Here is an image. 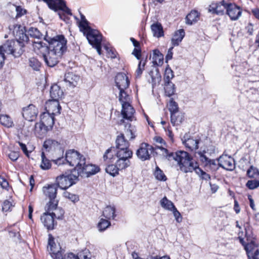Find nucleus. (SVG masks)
<instances>
[{"instance_id":"obj_44","label":"nucleus","mask_w":259,"mask_h":259,"mask_svg":"<svg viewBox=\"0 0 259 259\" xmlns=\"http://www.w3.org/2000/svg\"><path fill=\"white\" fill-rule=\"evenodd\" d=\"M164 90L166 95L170 97L175 93V84L171 82H165Z\"/></svg>"},{"instance_id":"obj_37","label":"nucleus","mask_w":259,"mask_h":259,"mask_svg":"<svg viewBox=\"0 0 259 259\" xmlns=\"http://www.w3.org/2000/svg\"><path fill=\"white\" fill-rule=\"evenodd\" d=\"M115 164L119 170H122L130 166L131 161L130 160L124 158H118L116 161Z\"/></svg>"},{"instance_id":"obj_6","label":"nucleus","mask_w":259,"mask_h":259,"mask_svg":"<svg viewBox=\"0 0 259 259\" xmlns=\"http://www.w3.org/2000/svg\"><path fill=\"white\" fill-rule=\"evenodd\" d=\"M78 180V172L75 168L68 170L56 178V185L62 189H66Z\"/></svg>"},{"instance_id":"obj_60","label":"nucleus","mask_w":259,"mask_h":259,"mask_svg":"<svg viewBox=\"0 0 259 259\" xmlns=\"http://www.w3.org/2000/svg\"><path fill=\"white\" fill-rule=\"evenodd\" d=\"M16 11L17 12L16 17H20L26 13V10L22 9L20 6H17L16 7Z\"/></svg>"},{"instance_id":"obj_1","label":"nucleus","mask_w":259,"mask_h":259,"mask_svg":"<svg viewBox=\"0 0 259 259\" xmlns=\"http://www.w3.org/2000/svg\"><path fill=\"white\" fill-rule=\"evenodd\" d=\"M162 152V155L169 161L175 160L181 171L185 173L191 172L194 170V162L189 153L185 151L169 152L163 147H158Z\"/></svg>"},{"instance_id":"obj_24","label":"nucleus","mask_w":259,"mask_h":259,"mask_svg":"<svg viewBox=\"0 0 259 259\" xmlns=\"http://www.w3.org/2000/svg\"><path fill=\"white\" fill-rule=\"evenodd\" d=\"M44 148L48 151L60 150L63 152L60 143L53 139L46 140L43 145Z\"/></svg>"},{"instance_id":"obj_39","label":"nucleus","mask_w":259,"mask_h":259,"mask_svg":"<svg viewBox=\"0 0 259 259\" xmlns=\"http://www.w3.org/2000/svg\"><path fill=\"white\" fill-rule=\"evenodd\" d=\"M246 175L249 178L259 179V170L256 167L251 165L247 170Z\"/></svg>"},{"instance_id":"obj_51","label":"nucleus","mask_w":259,"mask_h":259,"mask_svg":"<svg viewBox=\"0 0 259 259\" xmlns=\"http://www.w3.org/2000/svg\"><path fill=\"white\" fill-rule=\"evenodd\" d=\"M29 66L34 70H38L40 66L39 62L35 58H31L29 60Z\"/></svg>"},{"instance_id":"obj_62","label":"nucleus","mask_w":259,"mask_h":259,"mask_svg":"<svg viewBox=\"0 0 259 259\" xmlns=\"http://www.w3.org/2000/svg\"><path fill=\"white\" fill-rule=\"evenodd\" d=\"M5 51L3 48H1L0 46V67H2L5 59Z\"/></svg>"},{"instance_id":"obj_48","label":"nucleus","mask_w":259,"mask_h":259,"mask_svg":"<svg viewBox=\"0 0 259 259\" xmlns=\"http://www.w3.org/2000/svg\"><path fill=\"white\" fill-rule=\"evenodd\" d=\"M110 225L111 223L108 220L104 219H101L98 224V228L100 231H105Z\"/></svg>"},{"instance_id":"obj_45","label":"nucleus","mask_w":259,"mask_h":259,"mask_svg":"<svg viewBox=\"0 0 259 259\" xmlns=\"http://www.w3.org/2000/svg\"><path fill=\"white\" fill-rule=\"evenodd\" d=\"M0 122L2 124L8 127H11L13 125L11 118L7 115H0Z\"/></svg>"},{"instance_id":"obj_53","label":"nucleus","mask_w":259,"mask_h":259,"mask_svg":"<svg viewBox=\"0 0 259 259\" xmlns=\"http://www.w3.org/2000/svg\"><path fill=\"white\" fill-rule=\"evenodd\" d=\"M246 186L250 190L255 189L259 187V180H249L246 184Z\"/></svg>"},{"instance_id":"obj_10","label":"nucleus","mask_w":259,"mask_h":259,"mask_svg":"<svg viewBox=\"0 0 259 259\" xmlns=\"http://www.w3.org/2000/svg\"><path fill=\"white\" fill-rule=\"evenodd\" d=\"M82 32L86 36L89 42L93 46L101 44L102 35L97 30L90 27Z\"/></svg>"},{"instance_id":"obj_57","label":"nucleus","mask_w":259,"mask_h":259,"mask_svg":"<svg viewBox=\"0 0 259 259\" xmlns=\"http://www.w3.org/2000/svg\"><path fill=\"white\" fill-rule=\"evenodd\" d=\"M171 211H172L174 216L177 222L181 223L182 221L183 218L180 212L177 210V209L176 207L172 209Z\"/></svg>"},{"instance_id":"obj_28","label":"nucleus","mask_w":259,"mask_h":259,"mask_svg":"<svg viewBox=\"0 0 259 259\" xmlns=\"http://www.w3.org/2000/svg\"><path fill=\"white\" fill-rule=\"evenodd\" d=\"M79 80V76L73 72H68L65 74L64 81L68 83L70 86L75 87Z\"/></svg>"},{"instance_id":"obj_50","label":"nucleus","mask_w":259,"mask_h":259,"mask_svg":"<svg viewBox=\"0 0 259 259\" xmlns=\"http://www.w3.org/2000/svg\"><path fill=\"white\" fill-rule=\"evenodd\" d=\"M177 113L170 114V121L173 125L181 123L183 120L182 115H176Z\"/></svg>"},{"instance_id":"obj_42","label":"nucleus","mask_w":259,"mask_h":259,"mask_svg":"<svg viewBox=\"0 0 259 259\" xmlns=\"http://www.w3.org/2000/svg\"><path fill=\"white\" fill-rule=\"evenodd\" d=\"M27 36L29 35L30 36L37 38V39H40L42 36V34L38 30V29L34 27H30L29 28V29L27 31V34H26Z\"/></svg>"},{"instance_id":"obj_25","label":"nucleus","mask_w":259,"mask_h":259,"mask_svg":"<svg viewBox=\"0 0 259 259\" xmlns=\"http://www.w3.org/2000/svg\"><path fill=\"white\" fill-rule=\"evenodd\" d=\"M63 95L60 87L56 84L52 85L50 89V97L53 100L58 101Z\"/></svg>"},{"instance_id":"obj_49","label":"nucleus","mask_w":259,"mask_h":259,"mask_svg":"<svg viewBox=\"0 0 259 259\" xmlns=\"http://www.w3.org/2000/svg\"><path fill=\"white\" fill-rule=\"evenodd\" d=\"M81 21L79 22V26L81 31L91 27L89 26V22L85 19V16L80 13Z\"/></svg>"},{"instance_id":"obj_33","label":"nucleus","mask_w":259,"mask_h":259,"mask_svg":"<svg viewBox=\"0 0 259 259\" xmlns=\"http://www.w3.org/2000/svg\"><path fill=\"white\" fill-rule=\"evenodd\" d=\"M199 14L197 11L192 10L189 13L186 18V23L189 25H192L198 20Z\"/></svg>"},{"instance_id":"obj_16","label":"nucleus","mask_w":259,"mask_h":259,"mask_svg":"<svg viewBox=\"0 0 259 259\" xmlns=\"http://www.w3.org/2000/svg\"><path fill=\"white\" fill-rule=\"evenodd\" d=\"M248 259H259L258 244L255 240L251 241L244 246Z\"/></svg>"},{"instance_id":"obj_9","label":"nucleus","mask_w":259,"mask_h":259,"mask_svg":"<svg viewBox=\"0 0 259 259\" xmlns=\"http://www.w3.org/2000/svg\"><path fill=\"white\" fill-rule=\"evenodd\" d=\"M76 171L78 172V176L88 178L98 172L100 171V168L95 164L87 163L85 159L84 164L78 167Z\"/></svg>"},{"instance_id":"obj_12","label":"nucleus","mask_w":259,"mask_h":259,"mask_svg":"<svg viewBox=\"0 0 259 259\" xmlns=\"http://www.w3.org/2000/svg\"><path fill=\"white\" fill-rule=\"evenodd\" d=\"M54 123V115L47 112H44L40 115V121L39 125L41 130L47 131L52 129Z\"/></svg>"},{"instance_id":"obj_54","label":"nucleus","mask_w":259,"mask_h":259,"mask_svg":"<svg viewBox=\"0 0 259 259\" xmlns=\"http://www.w3.org/2000/svg\"><path fill=\"white\" fill-rule=\"evenodd\" d=\"M169 110L170 114L177 113L178 111V107L177 103L174 101L173 99L170 100L169 103Z\"/></svg>"},{"instance_id":"obj_56","label":"nucleus","mask_w":259,"mask_h":259,"mask_svg":"<svg viewBox=\"0 0 259 259\" xmlns=\"http://www.w3.org/2000/svg\"><path fill=\"white\" fill-rule=\"evenodd\" d=\"M64 196L73 202H75L79 200L78 197L77 195L71 194L68 192H64Z\"/></svg>"},{"instance_id":"obj_36","label":"nucleus","mask_w":259,"mask_h":259,"mask_svg":"<svg viewBox=\"0 0 259 259\" xmlns=\"http://www.w3.org/2000/svg\"><path fill=\"white\" fill-rule=\"evenodd\" d=\"M217 14L223 15L225 13V10L227 11L229 3H226L224 0L220 3H215Z\"/></svg>"},{"instance_id":"obj_63","label":"nucleus","mask_w":259,"mask_h":259,"mask_svg":"<svg viewBox=\"0 0 259 259\" xmlns=\"http://www.w3.org/2000/svg\"><path fill=\"white\" fill-rule=\"evenodd\" d=\"M105 49L107 51L108 55L111 58H116V52L114 50L109 48L107 46H105Z\"/></svg>"},{"instance_id":"obj_20","label":"nucleus","mask_w":259,"mask_h":259,"mask_svg":"<svg viewBox=\"0 0 259 259\" xmlns=\"http://www.w3.org/2000/svg\"><path fill=\"white\" fill-rule=\"evenodd\" d=\"M226 14L229 16L231 20L235 21L241 16L242 11L240 8L235 4L229 3Z\"/></svg>"},{"instance_id":"obj_8","label":"nucleus","mask_w":259,"mask_h":259,"mask_svg":"<svg viewBox=\"0 0 259 259\" xmlns=\"http://www.w3.org/2000/svg\"><path fill=\"white\" fill-rule=\"evenodd\" d=\"M158 146H156L155 148L145 143H143L140 145L139 148L137 150L136 155L142 161L149 160L151 158V154L154 152L156 149H159Z\"/></svg>"},{"instance_id":"obj_23","label":"nucleus","mask_w":259,"mask_h":259,"mask_svg":"<svg viewBox=\"0 0 259 259\" xmlns=\"http://www.w3.org/2000/svg\"><path fill=\"white\" fill-rule=\"evenodd\" d=\"M47 112H50L51 114H60L61 107L59 101L56 100H49L46 103Z\"/></svg>"},{"instance_id":"obj_14","label":"nucleus","mask_w":259,"mask_h":259,"mask_svg":"<svg viewBox=\"0 0 259 259\" xmlns=\"http://www.w3.org/2000/svg\"><path fill=\"white\" fill-rule=\"evenodd\" d=\"M49 7L55 11H57L58 9L64 11L68 15H71V10L66 7V3L63 0H44Z\"/></svg>"},{"instance_id":"obj_22","label":"nucleus","mask_w":259,"mask_h":259,"mask_svg":"<svg viewBox=\"0 0 259 259\" xmlns=\"http://www.w3.org/2000/svg\"><path fill=\"white\" fill-rule=\"evenodd\" d=\"M57 188L58 186L56 184L48 185L47 186L43 187L42 191L45 196L50 200H54L56 199Z\"/></svg>"},{"instance_id":"obj_19","label":"nucleus","mask_w":259,"mask_h":259,"mask_svg":"<svg viewBox=\"0 0 259 259\" xmlns=\"http://www.w3.org/2000/svg\"><path fill=\"white\" fill-rule=\"evenodd\" d=\"M116 86L119 90H126L130 85V80L124 73H118L115 79Z\"/></svg>"},{"instance_id":"obj_30","label":"nucleus","mask_w":259,"mask_h":259,"mask_svg":"<svg viewBox=\"0 0 259 259\" xmlns=\"http://www.w3.org/2000/svg\"><path fill=\"white\" fill-rule=\"evenodd\" d=\"M116 208L114 206H107L103 211L102 215L107 220H114L116 216Z\"/></svg>"},{"instance_id":"obj_64","label":"nucleus","mask_w":259,"mask_h":259,"mask_svg":"<svg viewBox=\"0 0 259 259\" xmlns=\"http://www.w3.org/2000/svg\"><path fill=\"white\" fill-rule=\"evenodd\" d=\"M245 30L249 35H252L253 32V25L251 23L248 24L245 27Z\"/></svg>"},{"instance_id":"obj_31","label":"nucleus","mask_w":259,"mask_h":259,"mask_svg":"<svg viewBox=\"0 0 259 259\" xmlns=\"http://www.w3.org/2000/svg\"><path fill=\"white\" fill-rule=\"evenodd\" d=\"M116 156L117 158L130 160L133 156V151L129 148L117 149Z\"/></svg>"},{"instance_id":"obj_46","label":"nucleus","mask_w":259,"mask_h":259,"mask_svg":"<svg viewBox=\"0 0 259 259\" xmlns=\"http://www.w3.org/2000/svg\"><path fill=\"white\" fill-rule=\"evenodd\" d=\"M105 170L110 175L114 177L118 174L119 169L116 164H110L105 168Z\"/></svg>"},{"instance_id":"obj_13","label":"nucleus","mask_w":259,"mask_h":259,"mask_svg":"<svg viewBox=\"0 0 259 259\" xmlns=\"http://www.w3.org/2000/svg\"><path fill=\"white\" fill-rule=\"evenodd\" d=\"M135 110L130 103H123L122 105L121 115L123 119H121L119 121V124H123L125 123L124 120L126 119L129 121H132L135 119L134 114Z\"/></svg>"},{"instance_id":"obj_29","label":"nucleus","mask_w":259,"mask_h":259,"mask_svg":"<svg viewBox=\"0 0 259 259\" xmlns=\"http://www.w3.org/2000/svg\"><path fill=\"white\" fill-rule=\"evenodd\" d=\"M185 35V32L183 29L176 31L171 38L172 45L174 46H178L184 37Z\"/></svg>"},{"instance_id":"obj_55","label":"nucleus","mask_w":259,"mask_h":259,"mask_svg":"<svg viewBox=\"0 0 259 259\" xmlns=\"http://www.w3.org/2000/svg\"><path fill=\"white\" fill-rule=\"evenodd\" d=\"M174 77L173 71L170 68H166L165 69V73L164 75V82H171L170 79Z\"/></svg>"},{"instance_id":"obj_40","label":"nucleus","mask_w":259,"mask_h":259,"mask_svg":"<svg viewBox=\"0 0 259 259\" xmlns=\"http://www.w3.org/2000/svg\"><path fill=\"white\" fill-rule=\"evenodd\" d=\"M119 100L123 105V103H130L131 97L125 92V90H119Z\"/></svg>"},{"instance_id":"obj_17","label":"nucleus","mask_w":259,"mask_h":259,"mask_svg":"<svg viewBox=\"0 0 259 259\" xmlns=\"http://www.w3.org/2000/svg\"><path fill=\"white\" fill-rule=\"evenodd\" d=\"M218 161L220 167L227 170H233L235 167L234 160L226 155L221 156Z\"/></svg>"},{"instance_id":"obj_15","label":"nucleus","mask_w":259,"mask_h":259,"mask_svg":"<svg viewBox=\"0 0 259 259\" xmlns=\"http://www.w3.org/2000/svg\"><path fill=\"white\" fill-rule=\"evenodd\" d=\"M206 151L203 150V151H199L197 152L199 155L201 161L204 164L205 166L209 168L212 171L217 170L219 167V162L214 159H210L205 155Z\"/></svg>"},{"instance_id":"obj_11","label":"nucleus","mask_w":259,"mask_h":259,"mask_svg":"<svg viewBox=\"0 0 259 259\" xmlns=\"http://www.w3.org/2000/svg\"><path fill=\"white\" fill-rule=\"evenodd\" d=\"M48 249L53 259H62L64 251L62 249L59 244H56L55 243L52 237H49Z\"/></svg>"},{"instance_id":"obj_61","label":"nucleus","mask_w":259,"mask_h":259,"mask_svg":"<svg viewBox=\"0 0 259 259\" xmlns=\"http://www.w3.org/2000/svg\"><path fill=\"white\" fill-rule=\"evenodd\" d=\"M0 185L3 189H7L9 187L8 181L4 178L0 176Z\"/></svg>"},{"instance_id":"obj_7","label":"nucleus","mask_w":259,"mask_h":259,"mask_svg":"<svg viewBox=\"0 0 259 259\" xmlns=\"http://www.w3.org/2000/svg\"><path fill=\"white\" fill-rule=\"evenodd\" d=\"M59 211V214L56 212L48 213L44 212L41 216L40 220L48 230H53L54 227V219H61L64 215V211L63 209H58Z\"/></svg>"},{"instance_id":"obj_26","label":"nucleus","mask_w":259,"mask_h":259,"mask_svg":"<svg viewBox=\"0 0 259 259\" xmlns=\"http://www.w3.org/2000/svg\"><path fill=\"white\" fill-rule=\"evenodd\" d=\"M124 134L126 137H127L130 140H133L135 139L136 135V133L137 129L135 126L132 125L130 123H124Z\"/></svg>"},{"instance_id":"obj_32","label":"nucleus","mask_w":259,"mask_h":259,"mask_svg":"<svg viewBox=\"0 0 259 259\" xmlns=\"http://www.w3.org/2000/svg\"><path fill=\"white\" fill-rule=\"evenodd\" d=\"M151 29L154 36L158 38L163 36V27L160 23H153L151 26Z\"/></svg>"},{"instance_id":"obj_35","label":"nucleus","mask_w":259,"mask_h":259,"mask_svg":"<svg viewBox=\"0 0 259 259\" xmlns=\"http://www.w3.org/2000/svg\"><path fill=\"white\" fill-rule=\"evenodd\" d=\"M152 59L154 65H161L163 62V56L159 50H155L153 52Z\"/></svg>"},{"instance_id":"obj_38","label":"nucleus","mask_w":259,"mask_h":259,"mask_svg":"<svg viewBox=\"0 0 259 259\" xmlns=\"http://www.w3.org/2000/svg\"><path fill=\"white\" fill-rule=\"evenodd\" d=\"M161 206L165 209L171 211L172 209L175 208L174 203L170 200H169L166 197H164L160 200Z\"/></svg>"},{"instance_id":"obj_59","label":"nucleus","mask_w":259,"mask_h":259,"mask_svg":"<svg viewBox=\"0 0 259 259\" xmlns=\"http://www.w3.org/2000/svg\"><path fill=\"white\" fill-rule=\"evenodd\" d=\"M141 64H142V61H140L139 63V65H138V68L136 72V77H140V75L142 74V71L144 70V67L145 65V62H143V63L142 64L143 68H141Z\"/></svg>"},{"instance_id":"obj_27","label":"nucleus","mask_w":259,"mask_h":259,"mask_svg":"<svg viewBox=\"0 0 259 259\" xmlns=\"http://www.w3.org/2000/svg\"><path fill=\"white\" fill-rule=\"evenodd\" d=\"M115 142L116 147L117 149L129 148L130 143L125 139V136L122 133L117 136Z\"/></svg>"},{"instance_id":"obj_5","label":"nucleus","mask_w":259,"mask_h":259,"mask_svg":"<svg viewBox=\"0 0 259 259\" xmlns=\"http://www.w3.org/2000/svg\"><path fill=\"white\" fill-rule=\"evenodd\" d=\"M85 157L74 150H69L65 154V159L63 157L58 158L53 161L56 164L61 165L64 163V160L71 166H75L74 168L77 169L78 167L84 164Z\"/></svg>"},{"instance_id":"obj_47","label":"nucleus","mask_w":259,"mask_h":259,"mask_svg":"<svg viewBox=\"0 0 259 259\" xmlns=\"http://www.w3.org/2000/svg\"><path fill=\"white\" fill-rule=\"evenodd\" d=\"M91 254L88 249H84L78 253L77 255H75L74 259H91Z\"/></svg>"},{"instance_id":"obj_34","label":"nucleus","mask_w":259,"mask_h":259,"mask_svg":"<svg viewBox=\"0 0 259 259\" xmlns=\"http://www.w3.org/2000/svg\"><path fill=\"white\" fill-rule=\"evenodd\" d=\"M58 200L57 199L50 200L46 206V212L52 213L54 210L58 211V209H62L61 208L57 207Z\"/></svg>"},{"instance_id":"obj_3","label":"nucleus","mask_w":259,"mask_h":259,"mask_svg":"<svg viewBox=\"0 0 259 259\" xmlns=\"http://www.w3.org/2000/svg\"><path fill=\"white\" fill-rule=\"evenodd\" d=\"M33 47L37 54L42 55L46 64L49 67L55 66L62 55L48 50V47L41 41H34Z\"/></svg>"},{"instance_id":"obj_21","label":"nucleus","mask_w":259,"mask_h":259,"mask_svg":"<svg viewBox=\"0 0 259 259\" xmlns=\"http://www.w3.org/2000/svg\"><path fill=\"white\" fill-rule=\"evenodd\" d=\"M182 141L186 147L191 151H195L199 148V140L193 138H188L187 134L184 135Z\"/></svg>"},{"instance_id":"obj_43","label":"nucleus","mask_w":259,"mask_h":259,"mask_svg":"<svg viewBox=\"0 0 259 259\" xmlns=\"http://www.w3.org/2000/svg\"><path fill=\"white\" fill-rule=\"evenodd\" d=\"M154 176L156 180L160 181H166L167 178L163 171L157 165L154 172Z\"/></svg>"},{"instance_id":"obj_58","label":"nucleus","mask_w":259,"mask_h":259,"mask_svg":"<svg viewBox=\"0 0 259 259\" xmlns=\"http://www.w3.org/2000/svg\"><path fill=\"white\" fill-rule=\"evenodd\" d=\"M8 156L11 160L15 161L19 158V153L18 152L10 151V153L8 154Z\"/></svg>"},{"instance_id":"obj_4","label":"nucleus","mask_w":259,"mask_h":259,"mask_svg":"<svg viewBox=\"0 0 259 259\" xmlns=\"http://www.w3.org/2000/svg\"><path fill=\"white\" fill-rule=\"evenodd\" d=\"M44 39L49 44L48 50L63 55L67 50V40L63 35H57L51 37L48 34L45 36Z\"/></svg>"},{"instance_id":"obj_41","label":"nucleus","mask_w":259,"mask_h":259,"mask_svg":"<svg viewBox=\"0 0 259 259\" xmlns=\"http://www.w3.org/2000/svg\"><path fill=\"white\" fill-rule=\"evenodd\" d=\"M41 162L40 165V168L43 170L50 169L51 167V163L50 161L46 158L44 152H41Z\"/></svg>"},{"instance_id":"obj_52","label":"nucleus","mask_w":259,"mask_h":259,"mask_svg":"<svg viewBox=\"0 0 259 259\" xmlns=\"http://www.w3.org/2000/svg\"><path fill=\"white\" fill-rule=\"evenodd\" d=\"M14 206V204L12 201L9 200H6L4 201L2 210L5 212H7L11 210V208Z\"/></svg>"},{"instance_id":"obj_2","label":"nucleus","mask_w":259,"mask_h":259,"mask_svg":"<svg viewBox=\"0 0 259 259\" xmlns=\"http://www.w3.org/2000/svg\"><path fill=\"white\" fill-rule=\"evenodd\" d=\"M14 30V33L16 40H8L5 44L1 46L5 53L12 54L15 57L20 56L24 52L25 44L28 41V36L24 32L22 29Z\"/></svg>"},{"instance_id":"obj_18","label":"nucleus","mask_w":259,"mask_h":259,"mask_svg":"<svg viewBox=\"0 0 259 259\" xmlns=\"http://www.w3.org/2000/svg\"><path fill=\"white\" fill-rule=\"evenodd\" d=\"M37 113V109L32 104H30L29 106L23 108L22 115L28 121L34 120Z\"/></svg>"}]
</instances>
